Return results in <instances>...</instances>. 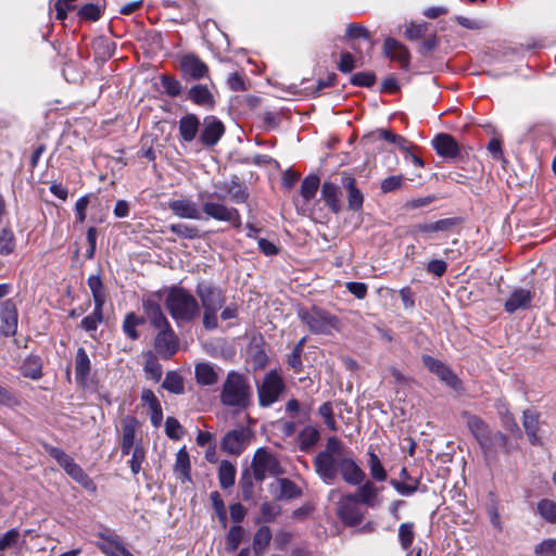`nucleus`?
I'll return each mask as SVG.
<instances>
[{"instance_id":"nucleus-36","label":"nucleus","mask_w":556,"mask_h":556,"mask_svg":"<svg viewBox=\"0 0 556 556\" xmlns=\"http://www.w3.org/2000/svg\"><path fill=\"white\" fill-rule=\"evenodd\" d=\"M236 467L228 460H222L218 468V480L222 489H228L235 484Z\"/></svg>"},{"instance_id":"nucleus-62","label":"nucleus","mask_w":556,"mask_h":556,"mask_svg":"<svg viewBox=\"0 0 556 556\" xmlns=\"http://www.w3.org/2000/svg\"><path fill=\"white\" fill-rule=\"evenodd\" d=\"M376 81V77L370 72H358L352 75L351 83L354 86L371 87Z\"/></svg>"},{"instance_id":"nucleus-19","label":"nucleus","mask_w":556,"mask_h":556,"mask_svg":"<svg viewBox=\"0 0 556 556\" xmlns=\"http://www.w3.org/2000/svg\"><path fill=\"white\" fill-rule=\"evenodd\" d=\"M533 293L526 288H516L511 291L509 298L505 302V309L508 313L521 309L526 311L531 307Z\"/></svg>"},{"instance_id":"nucleus-35","label":"nucleus","mask_w":556,"mask_h":556,"mask_svg":"<svg viewBox=\"0 0 556 556\" xmlns=\"http://www.w3.org/2000/svg\"><path fill=\"white\" fill-rule=\"evenodd\" d=\"M319 440V432L313 426L304 427L298 435V444L301 451H307Z\"/></svg>"},{"instance_id":"nucleus-44","label":"nucleus","mask_w":556,"mask_h":556,"mask_svg":"<svg viewBox=\"0 0 556 556\" xmlns=\"http://www.w3.org/2000/svg\"><path fill=\"white\" fill-rule=\"evenodd\" d=\"M169 231L182 239H194L199 236V229L195 226L182 223L169 225Z\"/></svg>"},{"instance_id":"nucleus-1","label":"nucleus","mask_w":556,"mask_h":556,"mask_svg":"<svg viewBox=\"0 0 556 556\" xmlns=\"http://www.w3.org/2000/svg\"><path fill=\"white\" fill-rule=\"evenodd\" d=\"M313 465L317 476L326 484H332L339 475L351 485L362 483L366 477L351 455H316Z\"/></svg>"},{"instance_id":"nucleus-8","label":"nucleus","mask_w":556,"mask_h":556,"mask_svg":"<svg viewBox=\"0 0 556 556\" xmlns=\"http://www.w3.org/2000/svg\"><path fill=\"white\" fill-rule=\"evenodd\" d=\"M179 71L187 80H201L208 77V66L195 54L186 53L179 56Z\"/></svg>"},{"instance_id":"nucleus-45","label":"nucleus","mask_w":556,"mask_h":556,"mask_svg":"<svg viewBox=\"0 0 556 556\" xmlns=\"http://www.w3.org/2000/svg\"><path fill=\"white\" fill-rule=\"evenodd\" d=\"M160 80L161 86L167 96L173 98L180 96L182 86L178 79L168 75H162Z\"/></svg>"},{"instance_id":"nucleus-54","label":"nucleus","mask_w":556,"mask_h":556,"mask_svg":"<svg viewBox=\"0 0 556 556\" xmlns=\"http://www.w3.org/2000/svg\"><path fill=\"white\" fill-rule=\"evenodd\" d=\"M227 192L232 202L240 204L244 203L248 200L247 190L238 182L231 181V185L228 187Z\"/></svg>"},{"instance_id":"nucleus-51","label":"nucleus","mask_w":556,"mask_h":556,"mask_svg":"<svg viewBox=\"0 0 556 556\" xmlns=\"http://www.w3.org/2000/svg\"><path fill=\"white\" fill-rule=\"evenodd\" d=\"M78 15L81 20L96 22L101 17L102 9L98 4L87 3L79 9Z\"/></svg>"},{"instance_id":"nucleus-43","label":"nucleus","mask_w":556,"mask_h":556,"mask_svg":"<svg viewBox=\"0 0 556 556\" xmlns=\"http://www.w3.org/2000/svg\"><path fill=\"white\" fill-rule=\"evenodd\" d=\"M244 530L241 526H232L226 535V549L233 553L240 545Z\"/></svg>"},{"instance_id":"nucleus-39","label":"nucleus","mask_w":556,"mask_h":556,"mask_svg":"<svg viewBox=\"0 0 556 556\" xmlns=\"http://www.w3.org/2000/svg\"><path fill=\"white\" fill-rule=\"evenodd\" d=\"M368 468L370 476L376 481H384L388 477L386 469L383 468L379 457L371 451H368Z\"/></svg>"},{"instance_id":"nucleus-21","label":"nucleus","mask_w":556,"mask_h":556,"mask_svg":"<svg viewBox=\"0 0 556 556\" xmlns=\"http://www.w3.org/2000/svg\"><path fill=\"white\" fill-rule=\"evenodd\" d=\"M358 485L359 486L354 494L358 503L370 508L378 507L381 504L379 489L371 481L362 482Z\"/></svg>"},{"instance_id":"nucleus-57","label":"nucleus","mask_w":556,"mask_h":556,"mask_svg":"<svg viewBox=\"0 0 556 556\" xmlns=\"http://www.w3.org/2000/svg\"><path fill=\"white\" fill-rule=\"evenodd\" d=\"M20 531L16 528L10 529L0 538V552L15 546L20 540Z\"/></svg>"},{"instance_id":"nucleus-59","label":"nucleus","mask_w":556,"mask_h":556,"mask_svg":"<svg viewBox=\"0 0 556 556\" xmlns=\"http://www.w3.org/2000/svg\"><path fill=\"white\" fill-rule=\"evenodd\" d=\"M45 450L49 454V456L54 458L62 468H64L73 459L63 450L56 446L45 445Z\"/></svg>"},{"instance_id":"nucleus-63","label":"nucleus","mask_w":556,"mask_h":556,"mask_svg":"<svg viewBox=\"0 0 556 556\" xmlns=\"http://www.w3.org/2000/svg\"><path fill=\"white\" fill-rule=\"evenodd\" d=\"M402 186H403V176L394 175V176H389V177L384 178L381 181L380 187H381V191L383 193H389V192L401 189Z\"/></svg>"},{"instance_id":"nucleus-29","label":"nucleus","mask_w":556,"mask_h":556,"mask_svg":"<svg viewBox=\"0 0 556 556\" xmlns=\"http://www.w3.org/2000/svg\"><path fill=\"white\" fill-rule=\"evenodd\" d=\"M342 185L348 191L349 208L352 211H359L363 207L364 197L358 188L355 186V179L351 176L342 177Z\"/></svg>"},{"instance_id":"nucleus-61","label":"nucleus","mask_w":556,"mask_h":556,"mask_svg":"<svg viewBox=\"0 0 556 556\" xmlns=\"http://www.w3.org/2000/svg\"><path fill=\"white\" fill-rule=\"evenodd\" d=\"M45 450L49 454V456L54 458L62 468H64L73 459L63 450L56 446L45 445Z\"/></svg>"},{"instance_id":"nucleus-60","label":"nucleus","mask_w":556,"mask_h":556,"mask_svg":"<svg viewBox=\"0 0 556 556\" xmlns=\"http://www.w3.org/2000/svg\"><path fill=\"white\" fill-rule=\"evenodd\" d=\"M45 450L49 454V456L54 458L62 468H64L73 459L63 450L56 446L45 445Z\"/></svg>"},{"instance_id":"nucleus-31","label":"nucleus","mask_w":556,"mask_h":556,"mask_svg":"<svg viewBox=\"0 0 556 556\" xmlns=\"http://www.w3.org/2000/svg\"><path fill=\"white\" fill-rule=\"evenodd\" d=\"M523 428L533 445L542 444V440L538 434L539 430V416L532 410L523 412Z\"/></svg>"},{"instance_id":"nucleus-50","label":"nucleus","mask_w":556,"mask_h":556,"mask_svg":"<svg viewBox=\"0 0 556 556\" xmlns=\"http://www.w3.org/2000/svg\"><path fill=\"white\" fill-rule=\"evenodd\" d=\"M317 455H350V453L344 450L342 442L338 438L330 437L327 439L325 450L320 451Z\"/></svg>"},{"instance_id":"nucleus-28","label":"nucleus","mask_w":556,"mask_h":556,"mask_svg":"<svg viewBox=\"0 0 556 556\" xmlns=\"http://www.w3.org/2000/svg\"><path fill=\"white\" fill-rule=\"evenodd\" d=\"M187 98L197 105L203 108H212L214 105V97L207 86L198 84L192 86Z\"/></svg>"},{"instance_id":"nucleus-46","label":"nucleus","mask_w":556,"mask_h":556,"mask_svg":"<svg viewBox=\"0 0 556 556\" xmlns=\"http://www.w3.org/2000/svg\"><path fill=\"white\" fill-rule=\"evenodd\" d=\"M271 540V532L267 526L261 527L253 539V548L256 553L265 548Z\"/></svg>"},{"instance_id":"nucleus-55","label":"nucleus","mask_w":556,"mask_h":556,"mask_svg":"<svg viewBox=\"0 0 556 556\" xmlns=\"http://www.w3.org/2000/svg\"><path fill=\"white\" fill-rule=\"evenodd\" d=\"M165 432L167 437L173 440H179L184 435V429L180 422L174 417L166 418Z\"/></svg>"},{"instance_id":"nucleus-33","label":"nucleus","mask_w":556,"mask_h":556,"mask_svg":"<svg viewBox=\"0 0 556 556\" xmlns=\"http://www.w3.org/2000/svg\"><path fill=\"white\" fill-rule=\"evenodd\" d=\"M319 185L320 179L317 175H308L303 179L300 188V194L305 204L316 197Z\"/></svg>"},{"instance_id":"nucleus-23","label":"nucleus","mask_w":556,"mask_h":556,"mask_svg":"<svg viewBox=\"0 0 556 556\" xmlns=\"http://www.w3.org/2000/svg\"><path fill=\"white\" fill-rule=\"evenodd\" d=\"M462 418L478 443L491 431L488 424L477 415L463 412Z\"/></svg>"},{"instance_id":"nucleus-22","label":"nucleus","mask_w":556,"mask_h":556,"mask_svg":"<svg viewBox=\"0 0 556 556\" xmlns=\"http://www.w3.org/2000/svg\"><path fill=\"white\" fill-rule=\"evenodd\" d=\"M200 127V119L195 114L188 113L179 119L178 130L182 141L191 142L195 139Z\"/></svg>"},{"instance_id":"nucleus-20","label":"nucleus","mask_w":556,"mask_h":556,"mask_svg":"<svg viewBox=\"0 0 556 556\" xmlns=\"http://www.w3.org/2000/svg\"><path fill=\"white\" fill-rule=\"evenodd\" d=\"M435 152L445 159H454L459 155L457 141L447 134H440L432 141Z\"/></svg>"},{"instance_id":"nucleus-16","label":"nucleus","mask_w":556,"mask_h":556,"mask_svg":"<svg viewBox=\"0 0 556 556\" xmlns=\"http://www.w3.org/2000/svg\"><path fill=\"white\" fill-rule=\"evenodd\" d=\"M168 208L179 218L197 220L202 218V210L190 199L173 200L168 203Z\"/></svg>"},{"instance_id":"nucleus-17","label":"nucleus","mask_w":556,"mask_h":556,"mask_svg":"<svg viewBox=\"0 0 556 556\" xmlns=\"http://www.w3.org/2000/svg\"><path fill=\"white\" fill-rule=\"evenodd\" d=\"M139 428V421L134 416H126L122 420V441L121 452L128 455L135 448L136 432Z\"/></svg>"},{"instance_id":"nucleus-49","label":"nucleus","mask_w":556,"mask_h":556,"mask_svg":"<svg viewBox=\"0 0 556 556\" xmlns=\"http://www.w3.org/2000/svg\"><path fill=\"white\" fill-rule=\"evenodd\" d=\"M539 514L548 522H556V503L549 500H542L538 504Z\"/></svg>"},{"instance_id":"nucleus-2","label":"nucleus","mask_w":556,"mask_h":556,"mask_svg":"<svg viewBox=\"0 0 556 556\" xmlns=\"http://www.w3.org/2000/svg\"><path fill=\"white\" fill-rule=\"evenodd\" d=\"M252 390L244 375L235 370L228 372L220 393L226 406L245 408L251 402Z\"/></svg>"},{"instance_id":"nucleus-24","label":"nucleus","mask_w":556,"mask_h":556,"mask_svg":"<svg viewBox=\"0 0 556 556\" xmlns=\"http://www.w3.org/2000/svg\"><path fill=\"white\" fill-rule=\"evenodd\" d=\"M87 282L94 301V309L92 313H101L108 298L105 287L99 275H91Z\"/></svg>"},{"instance_id":"nucleus-11","label":"nucleus","mask_w":556,"mask_h":556,"mask_svg":"<svg viewBox=\"0 0 556 556\" xmlns=\"http://www.w3.org/2000/svg\"><path fill=\"white\" fill-rule=\"evenodd\" d=\"M195 291L201 300L204 313H217L223 307L225 300L218 287L208 282H200Z\"/></svg>"},{"instance_id":"nucleus-12","label":"nucleus","mask_w":556,"mask_h":556,"mask_svg":"<svg viewBox=\"0 0 556 556\" xmlns=\"http://www.w3.org/2000/svg\"><path fill=\"white\" fill-rule=\"evenodd\" d=\"M225 134L224 124L215 116H206L200 134V141L205 147H214Z\"/></svg>"},{"instance_id":"nucleus-42","label":"nucleus","mask_w":556,"mask_h":556,"mask_svg":"<svg viewBox=\"0 0 556 556\" xmlns=\"http://www.w3.org/2000/svg\"><path fill=\"white\" fill-rule=\"evenodd\" d=\"M415 539L414 523L404 522L399 527V541L403 549H408Z\"/></svg>"},{"instance_id":"nucleus-10","label":"nucleus","mask_w":556,"mask_h":556,"mask_svg":"<svg viewBox=\"0 0 556 556\" xmlns=\"http://www.w3.org/2000/svg\"><path fill=\"white\" fill-rule=\"evenodd\" d=\"M206 218H212L218 222H228L235 226H240L241 218L239 211L235 207L225 205L220 201H205L202 205V211Z\"/></svg>"},{"instance_id":"nucleus-53","label":"nucleus","mask_w":556,"mask_h":556,"mask_svg":"<svg viewBox=\"0 0 556 556\" xmlns=\"http://www.w3.org/2000/svg\"><path fill=\"white\" fill-rule=\"evenodd\" d=\"M428 23H410L406 30H405V37L408 40H417L419 38H422L426 36L428 31Z\"/></svg>"},{"instance_id":"nucleus-64","label":"nucleus","mask_w":556,"mask_h":556,"mask_svg":"<svg viewBox=\"0 0 556 556\" xmlns=\"http://www.w3.org/2000/svg\"><path fill=\"white\" fill-rule=\"evenodd\" d=\"M538 556H556V539H547L535 547Z\"/></svg>"},{"instance_id":"nucleus-3","label":"nucleus","mask_w":556,"mask_h":556,"mask_svg":"<svg viewBox=\"0 0 556 556\" xmlns=\"http://www.w3.org/2000/svg\"><path fill=\"white\" fill-rule=\"evenodd\" d=\"M152 324L157 328L165 327L156 334L154 349L162 358L168 359L178 351V339L169 328L165 315H153Z\"/></svg>"},{"instance_id":"nucleus-58","label":"nucleus","mask_w":556,"mask_h":556,"mask_svg":"<svg viewBox=\"0 0 556 556\" xmlns=\"http://www.w3.org/2000/svg\"><path fill=\"white\" fill-rule=\"evenodd\" d=\"M144 457H146V454H144V450L142 448V446L136 445L132 451L131 458L129 460V466H130L131 472L134 475H138L139 471L141 470V465L144 460Z\"/></svg>"},{"instance_id":"nucleus-5","label":"nucleus","mask_w":556,"mask_h":556,"mask_svg":"<svg viewBox=\"0 0 556 556\" xmlns=\"http://www.w3.org/2000/svg\"><path fill=\"white\" fill-rule=\"evenodd\" d=\"M285 390V382L281 376L271 370L267 372L261 384L257 386L258 403L262 407H269L278 401Z\"/></svg>"},{"instance_id":"nucleus-34","label":"nucleus","mask_w":556,"mask_h":556,"mask_svg":"<svg viewBox=\"0 0 556 556\" xmlns=\"http://www.w3.org/2000/svg\"><path fill=\"white\" fill-rule=\"evenodd\" d=\"M174 470L182 481L191 480L190 459L186 447H182L177 452Z\"/></svg>"},{"instance_id":"nucleus-37","label":"nucleus","mask_w":556,"mask_h":556,"mask_svg":"<svg viewBox=\"0 0 556 556\" xmlns=\"http://www.w3.org/2000/svg\"><path fill=\"white\" fill-rule=\"evenodd\" d=\"M162 387L174 394H182L185 392L184 378L175 370H170L166 374Z\"/></svg>"},{"instance_id":"nucleus-48","label":"nucleus","mask_w":556,"mask_h":556,"mask_svg":"<svg viewBox=\"0 0 556 556\" xmlns=\"http://www.w3.org/2000/svg\"><path fill=\"white\" fill-rule=\"evenodd\" d=\"M23 375L31 379H38L41 376V363L38 357L26 358L23 364Z\"/></svg>"},{"instance_id":"nucleus-13","label":"nucleus","mask_w":556,"mask_h":556,"mask_svg":"<svg viewBox=\"0 0 556 556\" xmlns=\"http://www.w3.org/2000/svg\"><path fill=\"white\" fill-rule=\"evenodd\" d=\"M424 365L433 372L441 381H443L446 386L457 389L459 386V380L456 375L447 367L444 363L439 359L433 358L430 355L422 356Z\"/></svg>"},{"instance_id":"nucleus-4","label":"nucleus","mask_w":556,"mask_h":556,"mask_svg":"<svg viewBox=\"0 0 556 556\" xmlns=\"http://www.w3.org/2000/svg\"><path fill=\"white\" fill-rule=\"evenodd\" d=\"M165 306L169 313H198L195 298L185 288L172 286L165 288Z\"/></svg>"},{"instance_id":"nucleus-7","label":"nucleus","mask_w":556,"mask_h":556,"mask_svg":"<svg viewBox=\"0 0 556 556\" xmlns=\"http://www.w3.org/2000/svg\"><path fill=\"white\" fill-rule=\"evenodd\" d=\"M252 468L255 480L260 482L267 477H275L281 472L277 458L265 448H258L255 452Z\"/></svg>"},{"instance_id":"nucleus-27","label":"nucleus","mask_w":556,"mask_h":556,"mask_svg":"<svg viewBox=\"0 0 556 556\" xmlns=\"http://www.w3.org/2000/svg\"><path fill=\"white\" fill-rule=\"evenodd\" d=\"M340 193V187L331 181H325L321 185V198L326 205L336 214L342 208Z\"/></svg>"},{"instance_id":"nucleus-26","label":"nucleus","mask_w":556,"mask_h":556,"mask_svg":"<svg viewBox=\"0 0 556 556\" xmlns=\"http://www.w3.org/2000/svg\"><path fill=\"white\" fill-rule=\"evenodd\" d=\"M91 369L90 358L84 348H79L75 356V379L77 383L85 386L87 383Z\"/></svg>"},{"instance_id":"nucleus-41","label":"nucleus","mask_w":556,"mask_h":556,"mask_svg":"<svg viewBox=\"0 0 556 556\" xmlns=\"http://www.w3.org/2000/svg\"><path fill=\"white\" fill-rule=\"evenodd\" d=\"M144 371L148 376V378L152 379L154 382H159L163 375V368L162 365L159 363V361L155 358V356L152 353L148 354L146 364H144Z\"/></svg>"},{"instance_id":"nucleus-52","label":"nucleus","mask_w":556,"mask_h":556,"mask_svg":"<svg viewBox=\"0 0 556 556\" xmlns=\"http://www.w3.org/2000/svg\"><path fill=\"white\" fill-rule=\"evenodd\" d=\"M17 315H1L0 332L2 336L11 337L17 330Z\"/></svg>"},{"instance_id":"nucleus-47","label":"nucleus","mask_w":556,"mask_h":556,"mask_svg":"<svg viewBox=\"0 0 556 556\" xmlns=\"http://www.w3.org/2000/svg\"><path fill=\"white\" fill-rule=\"evenodd\" d=\"M144 323L143 315H126V318L123 324V328L128 338L136 340L138 338V333L136 331V327L140 324Z\"/></svg>"},{"instance_id":"nucleus-56","label":"nucleus","mask_w":556,"mask_h":556,"mask_svg":"<svg viewBox=\"0 0 556 556\" xmlns=\"http://www.w3.org/2000/svg\"><path fill=\"white\" fill-rule=\"evenodd\" d=\"M280 513V508L278 505L265 502L261 505V518L257 519V522H270L276 516Z\"/></svg>"},{"instance_id":"nucleus-38","label":"nucleus","mask_w":556,"mask_h":556,"mask_svg":"<svg viewBox=\"0 0 556 556\" xmlns=\"http://www.w3.org/2000/svg\"><path fill=\"white\" fill-rule=\"evenodd\" d=\"M15 236L14 232L5 227L0 231V254L3 256L10 255L15 250Z\"/></svg>"},{"instance_id":"nucleus-6","label":"nucleus","mask_w":556,"mask_h":556,"mask_svg":"<svg viewBox=\"0 0 556 556\" xmlns=\"http://www.w3.org/2000/svg\"><path fill=\"white\" fill-rule=\"evenodd\" d=\"M478 444L488 466L497 462L498 453L510 452L508 437L501 431H490Z\"/></svg>"},{"instance_id":"nucleus-18","label":"nucleus","mask_w":556,"mask_h":556,"mask_svg":"<svg viewBox=\"0 0 556 556\" xmlns=\"http://www.w3.org/2000/svg\"><path fill=\"white\" fill-rule=\"evenodd\" d=\"M384 54L392 61H396L402 68L407 70L409 66L408 49L394 38H387L383 43Z\"/></svg>"},{"instance_id":"nucleus-14","label":"nucleus","mask_w":556,"mask_h":556,"mask_svg":"<svg viewBox=\"0 0 556 556\" xmlns=\"http://www.w3.org/2000/svg\"><path fill=\"white\" fill-rule=\"evenodd\" d=\"M249 441V433L245 429H235L225 434L222 441V448L230 455H240Z\"/></svg>"},{"instance_id":"nucleus-9","label":"nucleus","mask_w":556,"mask_h":556,"mask_svg":"<svg viewBox=\"0 0 556 556\" xmlns=\"http://www.w3.org/2000/svg\"><path fill=\"white\" fill-rule=\"evenodd\" d=\"M337 515L349 527L358 526L364 518V513L358 506L356 496L353 494L344 495L339 500L337 503Z\"/></svg>"},{"instance_id":"nucleus-30","label":"nucleus","mask_w":556,"mask_h":556,"mask_svg":"<svg viewBox=\"0 0 556 556\" xmlns=\"http://www.w3.org/2000/svg\"><path fill=\"white\" fill-rule=\"evenodd\" d=\"M195 380L201 386H213L218 381V374L210 363H198L194 368Z\"/></svg>"},{"instance_id":"nucleus-40","label":"nucleus","mask_w":556,"mask_h":556,"mask_svg":"<svg viewBox=\"0 0 556 556\" xmlns=\"http://www.w3.org/2000/svg\"><path fill=\"white\" fill-rule=\"evenodd\" d=\"M165 288L161 289L154 293H151L143 301V308L146 313H162L161 303H165Z\"/></svg>"},{"instance_id":"nucleus-32","label":"nucleus","mask_w":556,"mask_h":556,"mask_svg":"<svg viewBox=\"0 0 556 556\" xmlns=\"http://www.w3.org/2000/svg\"><path fill=\"white\" fill-rule=\"evenodd\" d=\"M63 469L72 479L81 484L85 489H96L93 481L88 477L84 469L74 462V459H72Z\"/></svg>"},{"instance_id":"nucleus-15","label":"nucleus","mask_w":556,"mask_h":556,"mask_svg":"<svg viewBox=\"0 0 556 556\" xmlns=\"http://www.w3.org/2000/svg\"><path fill=\"white\" fill-rule=\"evenodd\" d=\"M313 332L329 334L338 329L336 315H300Z\"/></svg>"},{"instance_id":"nucleus-25","label":"nucleus","mask_w":556,"mask_h":556,"mask_svg":"<svg viewBox=\"0 0 556 556\" xmlns=\"http://www.w3.org/2000/svg\"><path fill=\"white\" fill-rule=\"evenodd\" d=\"M457 224V219L453 217L439 219L433 223H420L413 227L415 235L425 233L432 235L434 232L447 231Z\"/></svg>"}]
</instances>
